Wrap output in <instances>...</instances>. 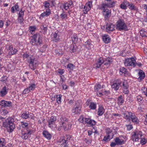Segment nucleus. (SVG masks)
Wrapping results in <instances>:
<instances>
[{
	"label": "nucleus",
	"instance_id": "1",
	"mask_svg": "<svg viewBox=\"0 0 147 147\" xmlns=\"http://www.w3.org/2000/svg\"><path fill=\"white\" fill-rule=\"evenodd\" d=\"M115 3L114 1L109 3H102L100 7H99V9L102 10V13L105 19L110 18L111 15V10L106 8L113 7L115 6Z\"/></svg>",
	"mask_w": 147,
	"mask_h": 147
},
{
	"label": "nucleus",
	"instance_id": "2",
	"mask_svg": "<svg viewBox=\"0 0 147 147\" xmlns=\"http://www.w3.org/2000/svg\"><path fill=\"white\" fill-rule=\"evenodd\" d=\"M14 121L13 118L11 117H8L3 122V126L6 128L8 132H11L15 127Z\"/></svg>",
	"mask_w": 147,
	"mask_h": 147
},
{
	"label": "nucleus",
	"instance_id": "3",
	"mask_svg": "<svg viewBox=\"0 0 147 147\" xmlns=\"http://www.w3.org/2000/svg\"><path fill=\"white\" fill-rule=\"evenodd\" d=\"M61 121L59 122L60 127L65 131H66L71 128V125L69 123L68 119L65 117H62L60 118Z\"/></svg>",
	"mask_w": 147,
	"mask_h": 147
},
{
	"label": "nucleus",
	"instance_id": "4",
	"mask_svg": "<svg viewBox=\"0 0 147 147\" xmlns=\"http://www.w3.org/2000/svg\"><path fill=\"white\" fill-rule=\"evenodd\" d=\"M116 29L119 31H127L128 30L126 24L122 19H119L117 22Z\"/></svg>",
	"mask_w": 147,
	"mask_h": 147
},
{
	"label": "nucleus",
	"instance_id": "5",
	"mask_svg": "<svg viewBox=\"0 0 147 147\" xmlns=\"http://www.w3.org/2000/svg\"><path fill=\"white\" fill-rule=\"evenodd\" d=\"M31 39V42L33 45H40L42 42V37L39 34H34Z\"/></svg>",
	"mask_w": 147,
	"mask_h": 147
},
{
	"label": "nucleus",
	"instance_id": "6",
	"mask_svg": "<svg viewBox=\"0 0 147 147\" xmlns=\"http://www.w3.org/2000/svg\"><path fill=\"white\" fill-rule=\"evenodd\" d=\"M126 66H131L134 67L136 65V63L134 58L131 57L126 59L124 62Z\"/></svg>",
	"mask_w": 147,
	"mask_h": 147
},
{
	"label": "nucleus",
	"instance_id": "7",
	"mask_svg": "<svg viewBox=\"0 0 147 147\" xmlns=\"http://www.w3.org/2000/svg\"><path fill=\"white\" fill-rule=\"evenodd\" d=\"M28 62L29 63V67L33 70L36 69L38 65V62L35 59L34 56L31 58Z\"/></svg>",
	"mask_w": 147,
	"mask_h": 147
},
{
	"label": "nucleus",
	"instance_id": "8",
	"mask_svg": "<svg viewBox=\"0 0 147 147\" xmlns=\"http://www.w3.org/2000/svg\"><path fill=\"white\" fill-rule=\"evenodd\" d=\"M71 138V136L69 135H66L64 139H62L60 141L61 147H68V143L69 141Z\"/></svg>",
	"mask_w": 147,
	"mask_h": 147
},
{
	"label": "nucleus",
	"instance_id": "9",
	"mask_svg": "<svg viewBox=\"0 0 147 147\" xmlns=\"http://www.w3.org/2000/svg\"><path fill=\"white\" fill-rule=\"evenodd\" d=\"M142 136V132L139 131L134 132L131 136V139L133 141H138L139 138H141Z\"/></svg>",
	"mask_w": 147,
	"mask_h": 147
},
{
	"label": "nucleus",
	"instance_id": "10",
	"mask_svg": "<svg viewBox=\"0 0 147 147\" xmlns=\"http://www.w3.org/2000/svg\"><path fill=\"white\" fill-rule=\"evenodd\" d=\"M21 117L23 119H27L29 118H30L33 119H34L32 113H30L29 114L28 112L26 111H24L22 114Z\"/></svg>",
	"mask_w": 147,
	"mask_h": 147
},
{
	"label": "nucleus",
	"instance_id": "11",
	"mask_svg": "<svg viewBox=\"0 0 147 147\" xmlns=\"http://www.w3.org/2000/svg\"><path fill=\"white\" fill-rule=\"evenodd\" d=\"M121 83V80L120 79L116 80L112 85V88H114L115 90H117L119 88V86L120 85Z\"/></svg>",
	"mask_w": 147,
	"mask_h": 147
},
{
	"label": "nucleus",
	"instance_id": "12",
	"mask_svg": "<svg viewBox=\"0 0 147 147\" xmlns=\"http://www.w3.org/2000/svg\"><path fill=\"white\" fill-rule=\"evenodd\" d=\"M104 59L103 58L100 57L97 59L96 63L94 64V66L96 68H99L101 65L103 63Z\"/></svg>",
	"mask_w": 147,
	"mask_h": 147
},
{
	"label": "nucleus",
	"instance_id": "13",
	"mask_svg": "<svg viewBox=\"0 0 147 147\" xmlns=\"http://www.w3.org/2000/svg\"><path fill=\"white\" fill-rule=\"evenodd\" d=\"M56 120V117L55 116H52L50 117V119L48 121V125L51 127H53L52 125L55 124V121Z\"/></svg>",
	"mask_w": 147,
	"mask_h": 147
},
{
	"label": "nucleus",
	"instance_id": "14",
	"mask_svg": "<svg viewBox=\"0 0 147 147\" xmlns=\"http://www.w3.org/2000/svg\"><path fill=\"white\" fill-rule=\"evenodd\" d=\"M127 4H128L127 7L131 11H136L138 9L137 7L132 3L126 2Z\"/></svg>",
	"mask_w": 147,
	"mask_h": 147
},
{
	"label": "nucleus",
	"instance_id": "15",
	"mask_svg": "<svg viewBox=\"0 0 147 147\" xmlns=\"http://www.w3.org/2000/svg\"><path fill=\"white\" fill-rule=\"evenodd\" d=\"M106 26V30L107 32H110L114 30L115 26L114 24L111 23H107Z\"/></svg>",
	"mask_w": 147,
	"mask_h": 147
},
{
	"label": "nucleus",
	"instance_id": "16",
	"mask_svg": "<svg viewBox=\"0 0 147 147\" xmlns=\"http://www.w3.org/2000/svg\"><path fill=\"white\" fill-rule=\"evenodd\" d=\"M138 75L139 76L138 78V80L140 82L144 79L145 77V73L143 70H140L138 72Z\"/></svg>",
	"mask_w": 147,
	"mask_h": 147
},
{
	"label": "nucleus",
	"instance_id": "17",
	"mask_svg": "<svg viewBox=\"0 0 147 147\" xmlns=\"http://www.w3.org/2000/svg\"><path fill=\"white\" fill-rule=\"evenodd\" d=\"M91 41L90 40H88L86 42H85L84 44L85 47L88 50L90 49L93 47V45L91 43Z\"/></svg>",
	"mask_w": 147,
	"mask_h": 147
},
{
	"label": "nucleus",
	"instance_id": "18",
	"mask_svg": "<svg viewBox=\"0 0 147 147\" xmlns=\"http://www.w3.org/2000/svg\"><path fill=\"white\" fill-rule=\"evenodd\" d=\"M123 115L124 118L125 119L130 120V117L131 115H132V113L125 111L123 113Z\"/></svg>",
	"mask_w": 147,
	"mask_h": 147
},
{
	"label": "nucleus",
	"instance_id": "19",
	"mask_svg": "<svg viewBox=\"0 0 147 147\" xmlns=\"http://www.w3.org/2000/svg\"><path fill=\"white\" fill-rule=\"evenodd\" d=\"M44 136L48 140H50L51 138V135L49 132L47 131L44 130L42 132Z\"/></svg>",
	"mask_w": 147,
	"mask_h": 147
},
{
	"label": "nucleus",
	"instance_id": "20",
	"mask_svg": "<svg viewBox=\"0 0 147 147\" xmlns=\"http://www.w3.org/2000/svg\"><path fill=\"white\" fill-rule=\"evenodd\" d=\"M132 121L136 124H138L139 122V121L136 116L135 115H133L132 113L130 117Z\"/></svg>",
	"mask_w": 147,
	"mask_h": 147
},
{
	"label": "nucleus",
	"instance_id": "21",
	"mask_svg": "<svg viewBox=\"0 0 147 147\" xmlns=\"http://www.w3.org/2000/svg\"><path fill=\"white\" fill-rule=\"evenodd\" d=\"M8 90V89L5 86H4L0 92L1 96H3L5 95L7 93Z\"/></svg>",
	"mask_w": 147,
	"mask_h": 147
},
{
	"label": "nucleus",
	"instance_id": "22",
	"mask_svg": "<svg viewBox=\"0 0 147 147\" xmlns=\"http://www.w3.org/2000/svg\"><path fill=\"white\" fill-rule=\"evenodd\" d=\"M112 62V60L109 58H107L106 59L104 60V65L107 66V67L109 66L110 64Z\"/></svg>",
	"mask_w": 147,
	"mask_h": 147
},
{
	"label": "nucleus",
	"instance_id": "23",
	"mask_svg": "<svg viewBox=\"0 0 147 147\" xmlns=\"http://www.w3.org/2000/svg\"><path fill=\"white\" fill-rule=\"evenodd\" d=\"M102 38L103 41L106 43H108L110 41V38L108 35L105 34L102 36Z\"/></svg>",
	"mask_w": 147,
	"mask_h": 147
},
{
	"label": "nucleus",
	"instance_id": "24",
	"mask_svg": "<svg viewBox=\"0 0 147 147\" xmlns=\"http://www.w3.org/2000/svg\"><path fill=\"white\" fill-rule=\"evenodd\" d=\"M33 57V56L29 54V53H24L23 55V59H27L28 62L30 60V59L31 58H32Z\"/></svg>",
	"mask_w": 147,
	"mask_h": 147
},
{
	"label": "nucleus",
	"instance_id": "25",
	"mask_svg": "<svg viewBox=\"0 0 147 147\" xmlns=\"http://www.w3.org/2000/svg\"><path fill=\"white\" fill-rule=\"evenodd\" d=\"M9 54L10 55L15 54L17 51V49L14 48L13 49V47L10 46H9Z\"/></svg>",
	"mask_w": 147,
	"mask_h": 147
},
{
	"label": "nucleus",
	"instance_id": "26",
	"mask_svg": "<svg viewBox=\"0 0 147 147\" xmlns=\"http://www.w3.org/2000/svg\"><path fill=\"white\" fill-rule=\"evenodd\" d=\"M114 140L117 145H121L124 143V141L122 139H120L119 137H116Z\"/></svg>",
	"mask_w": 147,
	"mask_h": 147
},
{
	"label": "nucleus",
	"instance_id": "27",
	"mask_svg": "<svg viewBox=\"0 0 147 147\" xmlns=\"http://www.w3.org/2000/svg\"><path fill=\"white\" fill-rule=\"evenodd\" d=\"M77 47L75 43H73L70 46V48L71 52L74 53L76 52Z\"/></svg>",
	"mask_w": 147,
	"mask_h": 147
},
{
	"label": "nucleus",
	"instance_id": "28",
	"mask_svg": "<svg viewBox=\"0 0 147 147\" xmlns=\"http://www.w3.org/2000/svg\"><path fill=\"white\" fill-rule=\"evenodd\" d=\"M126 2H128V1L127 0H125L121 3L120 5V7L121 9H126L127 8L128 4H127Z\"/></svg>",
	"mask_w": 147,
	"mask_h": 147
},
{
	"label": "nucleus",
	"instance_id": "29",
	"mask_svg": "<svg viewBox=\"0 0 147 147\" xmlns=\"http://www.w3.org/2000/svg\"><path fill=\"white\" fill-rule=\"evenodd\" d=\"M90 119L88 118H85L82 117H80L79 119V120L82 122L87 123L88 124L90 122Z\"/></svg>",
	"mask_w": 147,
	"mask_h": 147
},
{
	"label": "nucleus",
	"instance_id": "30",
	"mask_svg": "<svg viewBox=\"0 0 147 147\" xmlns=\"http://www.w3.org/2000/svg\"><path fill=\"white\" fill-rule=\"evenodd\" d=\"M81 109H79L77 107H74L72 110V112L76 114H80L81 113Z\"/></svg>",
	"mask_w": 147,
	"mask_h": 147
},
{
	"label": "nucleus",
	"instance_id": "31",
	"mask_svg": "<svg viewBox=\"0 0 147 147\" xmlns=\"http://www.w3.org/2000/svg\"><path fill=\"white\" fill-rule=\"evenodd\" d=\"M53 38L54 39L53 40V41L55 42H57L59 40V36H58L57 33L55 32L53 35Z\"/></svg>",
	"mask_w": 147,
	"mask_h": 147
},
{
	"label": "nucleus",
	"instance_id": "32",
	"mask_svg": "<svg viewBox=\"0 0 147 147\" xmlns=\"http://www.w3.org/2000/svg\"><path fill=\"white\" fill-rule=\"evenodd\" d=\"M104 113V109L102 107H99L98 112V114L99 116L102 115Z\"/></svg>",
	"mask_w": 147,
	"mask_h": 147
},
{
	"label": "nucleus",
	"instance_id": "33",
	"mask_svg": "<svg viewBox=\"0 0 147 147\" xmlns=\"http://www.w3.org/2000/svg\"><path fill=\"white\" fill-rule=\"evenodd\" d=\"M72 4V2H69L65 3L63 5V8L65 9H67Z\"/></svg>",
	"mask_w": 147,
	"mask_h": 147
},
{
	"label": "nucleus",
	"instance_id": "34",
	"mask_svg": "<svg viewBox=\"0 0 147 147\" xmlns=\"http://www.w3.org/2000/svg\"><path fill=\"white\" fill-rule=\"evenodd\" d=\"M140 35L143 37H147V32L142 29L140 31Z\"/></svg>",
	"mask_w": 147,
	"mask_h": 147
},
{
	"label": "nucleus",
	"instance_id": "35",
	"mask_svg": "<svg viewBox=\"0 0 147 147\" xmlns=\"http://www.w3.org/2000/svg\"><path fill=\"white\" fill-rule=\"evenodd\" d=\"M120 86L121 87H123V88H125L129 87L128 84L127 82H121L120 83Z\"/></svg>",
	"mask_w": 147,
	"mask_h": 147
},
{
	"label": "nucleus",
	"instance_id": "36",
	"mask_svg": "<svg viewBox=\"0 0 147 147\" xmlns=\"http://www.w3.org/2000/svg\"><path fill=\"white\" fill-rule=\"evenodd\" d=\"M118 103L119 104L121 105L124 102V100L122 98V95L119 96L118 99Z\"/></svg>",
	"mask_w": 147,
	"mask_h": 147
},
{
	"label": "nucleus",
	"instance_id": "37",
	"mask_svg": "<svg viewBox=\"0 0 147 147\" xmlns=\"http://www.w3.org/2000/svg\"><path fill=\"white\" fill-rule=\"evenodd\" d=\"M89 107L91 109H95L96 108V104L94 102H90Z\"/></svg>",
	"mask_w": 147,
	"mask_h": 147
},
{
	"label": "nucleus",
	"instance_id": "38",
	"mask_svg": "<svg viewBox=\"0 0 147 147\" xmlns=\"http://www.w3.org/2000/svg\"><path fill=\"white\" fill-rule=\"evenodd\" d=\"M82 103L78 101L76 102V105L74 107H78L79 109H81L82 108Z\"/></svg>",
	"mask_w": 147,
	"mask_h": 147
},
{
	"label": "nucleus",
	"instance_id": "39",
	"mask_svg": "<svg viewBox=\"0 0 147 147\" xmlns=\"http://www.w3.org/2000/svg\"><path fill=\"white\" fill-rule=\"evenodd\" d=\"M86 6L88 7V11H89L92 6V1H90L88 2L86 4Z\"/></svg>",
	"mask_w": 147,
	"mask_h": 147
},
{
	"label": "nucleus",
	"instance_id": "40",
	"mask_svg": "<svg viewBox=\"0 0 147 147\" xmlns=\"http://www.w3.org/2000/svg\"><path fill=\"white\" fill-rule=\"evenodd\" d=\"M140 138L141 139L140 143L142 145L144 144L147 142V140L146 139L144 138H142V137Z\"/></svg>",
	"mask_w": 147,
	"mask_h": 147
},
{
	"label": "nucleus",
	"instance_id": "41",
	"mask_svg": "<svg viewBox=\"0 0 147 147\" xmlns=\"http://www.w3.org/2000/svg\"><path fill=\"white\" fill-rule=\"evenodd\" d=\"M61 96L62 95L61 94L57 96V103L59 104H60L61 102Z\"/></svg>",
	"mask_w": 147,
	"mask_h": 147
},
{
	"label": "nucleus",
	"instance_id": "42",
	"mask_svg": "<svg viewBox=\"0 0 147 147\" xmlns=\"http://www.w3.org/2000/svg\"><path fill=\"white\" fill-rule=\"evenodd\" d=\"M5 139L3 138L0 139V146L3 147H4L5 145Z\"/></svg>",
	"mask_w": 147,
	"mask_h": 147
},
{
	"label": "nucleus",
	"instance_id": "43",
	"mask_svg": "<svg viewBox=\"0 0 147 147\" xmlns=\"http://www.w3.org/2000/svg\"><path fill=\"white\" fill-rule=\"evenodd\" d=\"M47 47V45H45L43 46L40 49V51L41 53L44 52L46 50V48Z\"/></svg>",
	"mask_w": 147,
	"mask_h": 147
},
{
	"label": "nucleus",
	"instance_id": "44",
	"mask_svg": "<svg viewBox=\"0 0 147 147\" xmlns=\"http://www.w3.org/2000/svg\"><path fill=\"white\" fill-rule=\"evenodd\" d=\"M101 88V85L99 84L96 85L94 86V90L95 91H98Z\"/></svg>",
	"mask_w": 147,
	"mask_h": 147
},
{
	"label": "nucleus",
	"instance_id": "45",
	"mask_svg": "<svg viewBox=\"0 0 147 147\" xmlns=\"http://www.w3.org/2000/svg\"><path fill=\"white\" fill-rule=\"evenodd\" d=\"M71 40L73 43L74 42H75L77 41L78 40L77 36L76 35H73L71 37Z\"/></svg>",
	"mask_w": 147,
	"mask_h": 147
},
{
	"label": "nucleus",
	"instance_id": "46",
	"mask_svg": "<svg viewBox=\"0 0 147 147\" xmlns=\"http://www.w3.org/2000/svg\"><path fill=\"white\" fill-rule=\"evenodd\" d=\"M74 66L72 64L69 63L67 65V68H68L70 70H73L74 69Z\"/></svg>",
	"mask_w": 147,
	"mask_h": 147
},
{
	"label": "nucleus",
	"instance_id": "47",
	"mask_svg": "<svg viewBox=\"0 0 147 147\" xmlns=\"http://www.w3.org/2000/svg\"><path fill=\"white\" fill-rule=\"evenodd\" d=\"M120 72H121L122 73L125 74L127 72V69L124 67H121L119 70Z\"/></svg>",
	"mask_w": 147,
	"mask_h": 147
},
{
	"label": "nucleus",
	"instance_id": "48",
	"mask_svg": "<svg viewBox=\"0 0 147 147\" xmlns=\"http://www.w3.org/2000/svg\"><path fill=\"white\" fill-rule=\"evenodd\" d=\"M35 88V85L34 84H32L30 85V86L28 88V89L30 90H33Z\"/></svg>",
	"mask_w": 147,
	"mask_h": 147
},
{
	"label": "nucleus",
	"instance_id": "49",
	"mask_svg": "<svg viewBox=\"0 0 147 147\" xmlns=\"http://www.w3.org/2000/svg\"><path fill=\"white\" fill-rule=\"evenodd\" d=\"M36 27L35 26H30L29 28V30L30 32H33L36 29Z\"/></svg>",
	"mask_w": 147,
	"mask_h": 147
},
{
	"label": "nucleus",
	"instance_id": "50",
	"mask_svg": "<svg viewBox=\"0 0 147 147\" xmlns=\"http://www.w3.org/2000/svg\"><path fill=\"white\" fill-rule=\"evenodd\" d=\"M22 137L23 139H27L28 137V134L26 133H22Z\"/></svg>",
	"mask_w": 147,
	"mask_h": 147
},
{
	"label": "nucleus",
	"instance_id": "51",
	"mask_svg": "<svg viewBox=\"0 0 147 147\" xmlns=\"http://www.w3.org/2000/svg\"><path fill=\"white\" fill-rule=\"evenodd\" d=\"M21 124L22 127L23 128L27 127L28 126V124L26 122H24L22 121L21 122Z\"/></svg>",
	"mask_w": 147,
	"mask_h": 147
},
{
	"label": "nucleus",
	"instance_id": "52",
	"mask_svg": "<svg viewBox=\"0 0 147 147\" xmlns=\"http://www.w3.org/2000/svg\"><path fill=\"white\" fill-rule=\"evenodd\" d=\"M129 87L125 88L123 89V93L125 94H127L129 93Z\"/></svg>",
	"mask_w": 147,
	"mask_h": 147
},
{
	"label": "nucleus",
	"instance_id": "53",
	"mask_svg": "<svg viewBox=\"0 0 147 147\" xmlns=\"http://www.w3.org/2000/svg\"><path fill=\"white\" fill-rule=\"evenodd\" d=\"M46 14L47 16H49L51 13V11L50 9H47L44 12Z\"/></svg>",
	"mask_w": 147,
	"mask_h": 147
},
{
	"label": "nucleus",
	"instance_id": "54",
	"mask_svg": "<svg viewBox=\"0 0 147 147\" xmlns=\"http://www.w3.org/2000/svg\"><path fill=\"white\" fill-rule=\"evenodd\" d=\"M5 107H10L11 106L12 103L10 101H5Z\"/></svg>",
	"mask_w": 147,
	"mask_h": 147
},
{
	"label": "nucleus",
	"instance_id": "55",
	"mask_svg": "<svg viewBox=\"0 0 147 147\" xmlns=\"http://www.w3.org/2000/svg\"><path fill=\"white\" fill-rule=\"evenodd\" d=\"M18 20L19 23L20 24H22L23 22L24 19L23 17H18Z\"/></svg>",
	"mask_w": 147,
	"mask_h": 147
},
{
	"label": "nucleus",
	"instance_id": "56",
	"mask_svg": "<svg viewBox=\"0 0 147 147\" xmlns=\"http://www.w3.org/2000/svg\"><path fill=\"white\" fill-rule=\"evenodd\" d=\"M128 130H130L133 128V127L131 124L126 125H125Z\"/></svg>",
	"mask_w": 147,
	"mask_h": 147
},
{
	"label": "nucleus",
	"instance_id": "57",
	"mask_svg": "<svg viewBox=\"0 0 147 147\" xmlns=\"http://www.w3.org/2000/svg\"><path fill=\"white\" fill-rule=\"evenodd\" d=\"M108 137L109 138V140H110L114 136V134L112 132L109 134L107 135Z\"/></svg>",
	"mask_w": 147,
	"mask_h": 147
},
{
	"label": "nucleus",
	"instance_id": "58",
	"mask_svg": "<svg viewBox=\"0 0 147 147\" xmlns=\"http://www.w3.org/2000/svg\"><path fill=\"white\" fill-rule=\"evenodd\" d=\"M96 122L95 121L90 119L89 124H90V125H94L96 124Z\"/></svg>",
	"mask_w": 147,
	"mask_h": 147
},
{
	"label": "nucleus",
	"instance_id": "59",
	"mask_svg": "<svg viewBox=\"0 0 147 147\" xmlns=\"http://www.w3.org/2000/svg\"><path fill=\"white\" fill-rule=\"evenodd\" d=\"M24 15V11H22V10L21 9L19 13L18 17H23Z\"/></svg>",
	"mask_w": 147,
	"mask_h": 147
},
{
	"label": "nucleus",
	"instance_id": "60",
	"mask_svg": "<svg viewBox=\"0 0 147 147\" xmlns=\"http://www.w3.org/2000/svg\"><path fill=\"white\" fill-rule=\"evenodd\" d=\"M60 16L62 19H63L67 16V15H65V13H64L63 12L60 15Z\"/></svg>",
	"mask_w": 147,
	"mask_h": 147
},
{
	"label": "nucleus",
	"instance_id": "61",
	"mask_svg": "<svg viewBox=\"0 0 147 147\" xmlns=\"http://www.w3.org/2000/svg\"><path fill=\"white\" fill-rule=\"evenodd\" d=\"M137 99L138 101L140 102L143 99V98L141 96H137Z\"/></svg>",
	"mask_w": 147,
	"mask_h": 147
},
{
	"label": "nucleus",
	"instance_id": "62",
	"mask_svg": "<svg viewBox=\"0 0 147 147\" xmlns=\"http://www.w3.org/2000/svg\"><path fill=\"white\" fill-rule=\"evenodd\" d=\"M5 100H2L0 102V105L2 107H5Z\"/></svg>",
	"mask_w": 147,
	"mask_h": 147
},
{
	"label": "nucleus",
	"instance_id": "63",
	"mask_svg": "<svg viewBox=\"0 0 147 147\" xmlns=\"http://www.w3.org/2000/svg\"><path fill=\"white\" fill-rule=\"evenodd\" d=\"M50 5L49 3L47 1L45 2L44 4V6L46 8H48L49 7Z\"/></svg>",
	"mask_w": 147,
	"mask_h": 147
},
{
	"label": "nucleus",
	"instance_id": "64",
	"mask_svg": "<svg viewBox=\"0 0 147 147\" xmlns=\"http://www.w3.org/2000/svg\"><path fill=\"white\" fill-rule=\"evenodd\" d=\"M110 140H109V137H108L107 136H105L104 137L103 140L105 141V142H108V141H109Z\"/></svg>",
	"mask_w": 147,
	"mask_h": 147
}]
</instances>
